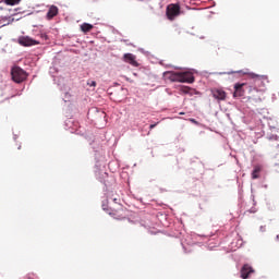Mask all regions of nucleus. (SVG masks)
<instances>
[{
	"instance_id": "obj_19",
	"label": "nucleus",
	"mask_w": 279,
	"mask_h": 279,
	"mask_svg": "<svg viewBox=\"0 0 279 279\" xmlns=\"http://www.w3.org/2000/svg\"><path fill=\"white\" fill-rule=\"evenodd\" d=\"M87 86H97V82H95V81H87Z\"/></svg>"
},
{
	"instance_id": "obj_7",
	"label": "nucleus",
	"mask_w": 279,
	"mask_h": 279,
	"mask_svg": "<svg viewBox=\"0 0 279 279\" xmlns=\"http://www.w3.org/2000/svg\"><path fill=\"white\" fill-rule=\"evenodd\" d=\"M19 43L22 45V47H34V45H40V41L27 36L20 37Z\"/></svg>"
},
{
	"instance_id": "obj_22",
	"label": "nucleus",
	"mask_w": 279,
	"mask_h": 279,
	"mask_svg": "<svg viewBox=\"0 0 279 279\" xmlns=\"http://www.w3.org/2000/svg\"><path fill=\"white\" fill-rule=\"evenodd\" d=\"M277 241H279V235H277Z\"/></svg>"
},
{
	"instance_id": "obj_5",
	"label": "nucleus",
	"mask_w": 279,
	"mask_h": 279,
	"mask_svg": "<svg viewBox=\"0 0 279 279\" xmlns=\"http://www.w3.org/2000/svg\"><path fill=\"white\" fill-rule=\"evenodd\" d=\"M267 84H269V80L267 78V76L256 75L254 77V88H257V90H265V86H267Z\"/></svg>"
},
{
	"instance_id": "obj_17",
	"label": "nucleus",
	"mask_w": 279,
	"mask_h": 279,
	"mask_svg": "<svg viewBox=\"0 0 279 279\" xmlns=\"http://www.w3.org/2000/svg\"><path fill=\"white\" fill-rule=\"evenodd\" d=\"M24 279H40L38 278V276L34 272H31L28 275H26V277Z\"/></svg>"
},
{
	"instance_id": "obj_20",
	"label": "nucleus",
	"mask_w": 279,
	"mask_h": 279,
	"mask_svg": "<svg viewBox=\"0 0 279 279\" xmlns=\"http://www.w3.org/2000/svg\"><path fill=\"white\" fill-rule=\"evenodd\" d=\"M156 125H158V123L150 124L149 130H154V128H156Z\"/></svg>"
},
{
	"instance_id": "obj_15",
	"label": "nucleus",
	"mask_w": 279,
	"mask_h": 279,
	"mask_svg": "<svg viewBox=\"0 0 279 279\" xmlns=\"http://www.w3.org/2000/svg\"><path fill=\"white\" fill-rule=\"evenodd\" d=\"M7 5H19L21 0H3Z\"/></svg>"
},
{
	"instance_id": "obj_9",
	"label": "nucleus",
	"mask_w": 279,
	"mask_h": 279,
	"mask_svg": "<svg viewBox=\"0 0 279 279\" xmlns=\"http://www.w3.org/2000/svg\"><path fill=\"white\" fill-rule=\"evenodd\" d=\"M240 274H241V278L247 279L252 276V274H254V268L250 266V264H245L242 266Z\"/></svg>"
},
{
	"instance_id": "obj_8",
	"label": "nucleus",
	"mask_w": 279,
	"mask_h": 279,
	"mask_svg": "<svg viewBox=\"0 0 279 279\" xmlns=\"http://www.w3.org/2000/svg\"><path fill=\"white\" fill-rule=\"evenodd\" d=\"M109 215L113 217V219H124L125 209H123V205H119L118 209H112Z\"/></svg>"
},
{
	"instance_id": "obj_3",
	"label": "nucleus",
	"mask_w": 279,
	"mask_h": 279,
	"mask_svg": "<svg viewBox=\"0 0 279 279\" xmlns=\"http://www.w3.org/2000/svg\"><path fill=\"white\" fill-rule=\"evenodd\" d=\"M11 75L13 82H16V84H21V82H25V80H27V72L19 66L11 70Z\"/></svg>"
},
{
	"instance_id": "obj_2",
	"label": "nucleus",
	"mask_w": 279,
	"mask_h": 279,
	"mask_svg": "<svg viewBox=\"0 0 279 279\" xmlns=\"http://www.w3.org/2000/svg\"><path fill=\"white\" fill-rule=\"evenodd\" d=\"M182 14V11L180 10V4L178 3H170L167 5L166 9V15L168 21H175L178 16Z\"/></svg>"
},
{
	"instance_id": "obj_6",
	"label": "nucleus",
	"mask_w": 279,
	"mask_h": 279,
	"mask_svg": "<svg viewBox=\"0 0 279 279\" xmlns=\"http://www.w3.org/2000/svg\"><path fill=\"white\" fill-rule=\"evenodd\" d=\"M250 85H247L246 83H236L234 85V93H233V97H243V95H245V90H248Z\"/></svg>"
},
{
	"instance_id": "obj_16",
	"label": "nucleus",
	"mask_w": 279,
	"mask_h": 279,
	"mask_svg": "<svg viewBox=\"0 0 279 279\" xmlns=\"http://www.w3.org/2000/svg\"><path fill=\"white\" fill-rule=\"evenodd\" d=\"M191 87L189 86H183L181 87V93H184V95H189L191 93Z\"/></svg>"
},
{
	"instance_id": "obj_21",
	"label": "nucleus",
	"mask_w": 279,
	"mask_h": 279,
	"mask_svg": "<svg viewBox=\"0 0 279 279\" xmlns=\"http://www.w3.org/2000/svg\"><path fill=\"white\" fill-rule=\"evenodd\" d=\"M41 38H45V40H47L49 37L47 36V34L41 35Z\"/></svg>"
},
{
	"instance_id": "obj_10",
	"label": "nucleus",
	"mask_w": 279,
	"mask_h": 279,
	"mask_svg": "<svg viewBox=\"0 0 279 279\" xmlns=\"http://www.w3.org/2000/svg\"><path fill=\"white\" fill-rule=\"evenodd\" d=\"M122 60L126 64H131V66H138V61H136V57L133 53H124Z\"/></svg>"
},
{
	"instance_id": "obj_14",
	"label": "nucleus",
	"mask_w": 279,
	"mask_h": 279,
	"mask_svg": "<svg viewBox=\"0 0 279 279\" xmlns=\"http://www.w3.org/2000/svg\"><path fill=\"white\" fill-rule=\"evenodd\" d=\"M93 25L88 24V23H83L81 25V31L84 32V34H88V32H90L93 29Z\"/></svg>"
},
{
	"instance_id": "obj_18",
	"label": "nucleus",
	"mask_w": 279,
	"mask_h": 279,
	"mask_svg": "<svg viewBox=\"0 0 279 279\" xmlns=\"http://www.w3.org/2000/svg\"><path fill=\"white\" fill-rule=\"evenodd\" d=\"M102 210L108 211V199L102 202Z\"/></svg>"
},
{
	"instance_id": "obj_11",
	"label": "nucleus",
	"mask_w": 279,
	"mask_h": 279,
	"mask_svg": "<svg viewBox=\"0 0 279 279\" xmlns=\"http://www.w3.org/2000/svg\"><path fill=\"white\" fill-rule=\"evenodd\" d=\"M213 97L218 101H226L227 94L223 89L214 88L211 89Z\"/></svg>"
},
{
	"instance_id": "obj_4",
	"label": "nucleus",
	"mask_w": 279,
	"mask_h": 279,
	"mask_svg": "<svg viewBox=\"0 0 279 279\" xmlns=\"http://www.w3.org/2000/svg\"><path fill=\"white\" fill-rule=\"evenodd\" d=\"M247 90H248V96H247L248 101H255L256 104L258 101H263V99L260 97H263L265 89H258L256 87L248 85Z\"/></svg>"
},
{
	"instance_id": "obj_1",
	"label": "nucleus",
	"mask_w": 279,
	"mask_h": 279,
	"mask_svg": "<svg viewBox=\"0 0 279 279\" xmlns=\"http://www.w3.org/2000/svg\"><path fill=\"white\" fill-rule=\"evenodd\" d=\"M163 77L170 80V82H180L181 84H193L195 76L191 72H163Z\"/></svg>"
},
{
	"instance_id": "obj_13",
	"label": "nucleus",
	"mask_w": 279,
	"mask_h": 279,
	"mask_svg": "<svg viewBox=\"0 0 279 279\" xmlns=\"http://www.w3.org/2000/svg\"><path fill=\"white\" fill-rule=\"evenodd\" d=\"M260 171H263V166H255L252 172V180H258L260 178Z\"/></svg>"
},
{
	"instance_id": "obj_12",
	"label": "nucleus",
	"mask_w": 279,
	"mask_h": 279,
	"mask_svg": "<svg viewBox=\"0 0 279 279\" xmlns=\"http://www.w3.org/2000/svg\"><path fill=\"white\" fill-rule=\"evenodd\" d=\"M60 9H58V7L56 5H49L48 12L46 14V19L47 21H51L53 19H56V15L59 14Z\"/></svg>"
},
{
	"instance_id": "obj_23",
	"label": "nucleus",
	"mask_w": 279,
	"mask_h": 279,
	"mask_svg": "<svg viewBox=\"0 0 279 279\" xmlns=\"http://www.w3.org/2000/svg\"><path fill=\"white\" fill-rule=\"evenodd\" d=\"M113 202H117V198H114Z\"/></svg>"
}]
</instances>
